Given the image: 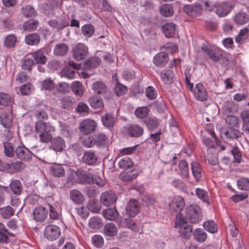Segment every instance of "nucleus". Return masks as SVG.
Returning a JSON list of instances; mask_svg holds the SVG:
<instances>
[{"instance_id": "nucleus-39", "label": "nucleus", "mask_w": 249, "mask_h": 249, "mask_svg": "<svg viewBox=\"0 0 249 249\" xmlns=\"http://www.w3.org/2000/svg\"><path fill=\"white\" fill-rule=\"evenodd\" d=\"M160 14L165 17H169L173 15L172 6L169 4H164L160 8Z\"/></svg>"}, {"instance_id": "nucleus-31", "label": "nucleus", "mask_w": 249, "mask_h": 249, "mask_svg": "<svg viewBox=\"0 0 249 249\" xmlns=\"http://www.w3.org/2000/svg\"><path fill=\"white\" fill-rule=\"evenodd\" d=\"M68 49V46L65 43H59L54 48V53L57 56H63L67 53Z\"/></svg>"}, {"instance_id": "nucleus-43", "label": "nucleus", "mask_w": 249, "mask_h": 249, "mask_svg": "<svg viewBox=\"0 0 249 249\" xmlns=\"http://www.w3.org/2000/svg\"><path fill=\"white\" fill-rule=\"evenodd\" d=\"M192 171L195 178L199 180L201 177V169L199 163L197 162H193L191 164Z\"/></svg>"}, {"instance_id": "nucleus-34", "label": "nucleus", "mask_w": 249, "mask_h": 249, "mask_svg": "<svg viewBox=\"0 0 249 249\" xmlns=\"http://www.w3.org/2000/svg\"><path fill=\"white\" fill-rule=\"evenodd\" d=\"M237 109V106L232 101H228L225 102L223 107L224 112L227 114L236 112Z\"/></svg>"}, {"instance_id": "nucleus-18", "label": "nucleus", "mask_w": 249, "mask_h": 249, "mask_svg": "<svg viewBox=\"0 0 249 249\" xmlns=\"http://www.w3.org/2000/svg\"><path fill=\"white\" fill-rule=\"evenodd\" d=\"M33 215L35 220L37 221H44L47 216V211L43 207H40L35 209Z\"/></svg>"}, {"instance_id": "nucleus-54", "label": "nucleus", "mask_w": 249, "mask_h": 249, "mask_svg": "<svg viewBox=\"0 0 249 249\" xmlns=\"http://www.w3.org/2000/svg\"><path fill=\"white\" fill-rule=\"evenodd\" d=\"M10 188L14 194L19 195L21 193V185L19 180H14L10 184Z\"/></svg>"}, {"instance_id": "nucleus-20", "label": "nucleus", "mask_w": 249, "mask_h": 249, "mask_svg": "<svg viewBox=\"0 0 249 249\" xmlns=\"http://www.w3.org/2000/svg\"><path fill=\"white\" fill-rule=\"evenodd\" d=\"M48 23L51 27L57 29L58 31L69 25V22L63 19L59 20L55 19H51L48 21Z\"/></svg>"}, {"instance_id": "nucleus-23", "label": "nucleus", "mask_w": 249, "mask_h": 249, "mask_svg": "<svg viewBox=\"0 0 249 249\" xmlns=\"http://www.w3.org/2000/svg\"><path fill=\"white\" fill-rule=\"evenodd\" d=\"M16 154L18 158L21 160H28L30 157V151L24 146H18L16 150Z\"/></svg>"}, {"instance_id": "nucleus-5", "label": "nucleus", "mask_w": 249, "mask_h": 249, "mask_svg": "<svg viewBox=\"0 0 249 249\" xmlns=\"http://www.w3.org/2000/svg\"><path fill=\"white\" fill-rule=\"evenodd\" d=\"M74 58L78 61L84 59L88 53V49L84 44L78 43L72 49Z\"/></svg>"}, {"instance_id": "nucleus-46", "label": "nucleus", "mask_w": 249, "mask_h": 249, "mask_svg": "<svg viewBox=\"0 0 249 249\" xmlns=\"http://www.w3.org/2000/svg\"><path fill=\"white\" fill-rule=\"evenodd\" d=\"M89 224L92 229H99L102 227L103 223L99 217H93L89 219Z\"/></svg>"}, {"instance_id": "nucleus-6", "label": "nucleus", "mask_w": 249, "mask_h": 249, "mask_svg": "<svg viewBox=\"0 0 249 249\" xmlns=\"http://www.w3.org/2000/svg\"><path fill=\"white\" fill-rule=\"evenodd\" d=\"M140 203L135 199L130 200L126 208V214L130 217L135 216L140 212Z\"/></svg>"}, {"instance_id": "nucleus-36", "label": "nucleus", "mask_w": 249, "mask_h": 249, "mask_svg": "<svg viewBox=\"0 0 249 249\" xmlns=\"http://www.w3.org/2000/svg\"><path fill=\"white\" fill-rule=\"evenodd\" d=\"M138 175L137 173H134V171L131 170L122 172L119 175V178L124 181H129L135 179Z\"/></svg>"}, {"instance_id": "nucleus-64", "label": "nucleus", "mask_w": 249, "mask_h": 249, "mask_svg": "<svg viewBox=\"0 0 249 249\" xmlns=\"http://www.w3.org/2000/svg\"><path fill=\"white\" fill-rule=\"evenodd\" d=\"M4 153L5 155L10 157L13 156L14 154V150L11 143L9 142L4 143Z\"/></svg>"}, {"instance_id": "nucleus-12", "label": "nucleus", "mask_w": 249, "mask_h": 249, "mask_svg": "<svg viewBox=\"0 0 249 249\" xmlns=\"http://www.w3.org/2000/svg\"><path fill=\"white\" fill-rule=\"evenodd\" d=\"M202 50L208 56L209 58L214 62H217L222 56L221 51L218 49H212L207 46H202Z\"/></svg>"}, {"instance_id": "nucleus-7", "label": "nucleus", "mask_w": 249, "mask_h": 249, "mask_svg": "<svg viewBox=\"0 0 249 249\" xmlns=\"http://www.w3.org/2000/svg\"><path fill=\"white\" fill-rule=\"evenodd\" d=\"M215 13L219 17H224L228 15L231 9V4L229 2L215 3Z\"/></svg>"}, {"instance_id": "nucleus-30", "label": "nucleus", "mask_w": 249, "mask_h": 249, "mask_svg": "<svg viewBox=\"0 0 249 249\" xmlns=\"http://www.w3.org/2000/svg\"><path fill=\"white\" fill-rule=\"evenodd\" d=\"M90 106L95 109L101 108L104 106L103 101L101 98L93 95L89 100Z\"/></svg>"}, {"instance_id": "nucleus-58", "label": "nucleus", "mask_w": 249, "mask_h": 249, "mask_svg": "<svg viewBox=\"0 0 249 249\" xmlns=\"http://www.w3.org/2000/svg\"><path fill=\"white\" fill-rule=\"evenodd\" d=\"M17 41L16 37L13 35L7 36L4 40V44L8 48H11L15 46Z\"/></svg>"}, {"instance_id": "nucleus-14", "label": "nucleus", "mask_w": 249, "mask_h": 249, "mask_svg": "<svg viewBox=\"0 0 249 249\" xmlns=\"http://www.w3.org/2000/svg\"><path fill=\"white\" fill-rule=\"evenodd\" d=\"M168 53H160L155 55L153 58L154 64L160 67H164L168 61Z\"/></svg>"}, {"instance_id": "nucleus-59", "label": "nucleus", "mask_w": 249, "mask_h": 249, "mask_svg": "<svg viewBox=\"0 0 249 249\" xmlns=\"http://www.w3.org/2000/svg\"><path fill=\"white\" fill-rule=\"evenodd\" d=\"M53 131H46L39 134L40 141L43 142H49L52 139V135L50 134V133Z\"/></svg>"}, {"instance_id": "nucleus-48", "label": "nucleus", "mask_w": 249, "mask_h": 249, "mask_svg": "<svg viewBox=\"0 0 249 249\" xmlns=\"http://www.w3.org/2000/svg\"><path fill=\"white\" fill-rule=\"evenodd\" d=\"M239 189L244 191H249V178H240L237 181Z\"/></svg>"}, {"instance_id": "nucleus-42", "label": "nucleus", "mask_w": 249, "mask_h": 249, "mask_svg": "<svg viewBox=\"0 0 249 249\" xmlns=\"http://www.w3.org/2000/svg\"><path fill=\"white\" fill-rule=\"evenodd\" d=\"M81 141L83 144L87 147H91L95 144L94 138L89 134H84L81 138Z\"/></svg>"}, {"instance_id": "nucleus-15", "label": "nucleus", "mask_w": 249, "mask_h": 249, "mask_svg": "<svg viewBox=\"0 0 249 249\" xmlns=\"http://www.w3.org/2000/svg\"><path fill=\"white\" fill-rule=\"evenodd\" d=\"M125 130L130 136L133 137H140L143 132V128L138 124H131L126 126Z\"/></svg>"}, {"instance_id": "nucleus-26", "label": "nucleus", "mask_w": 249, "mask_h": 249, "mask_svg": "<svg viewBox=\"0 0 249 249\" xmlns=\"http://www.w3.org/2000/svg\"><path fill=\"white\" fill-rule=\"evenodd\" d=\"M52 174L55 177H62L65 175V170L63 166L59 164H54L50 167Z\"/></svg>"}, {"instance_id": "nucleus-1", "label": "nucleus", "mask_w": 249, "mask_h": 249, "mask_svg": "<svg viewBox=\"0 0 249 249\" xmlns=\"http://www.w3.org/2000/svg\"><path fill=\"white\" fill-rule=\"evenodd\" d=\"M175 227L182 238L186 239L191 236L193 227L188 224L180 213L177 214Z\"/></svg>"}, {"instance_id": "nucleus-25", "label": "nucleus", "mask_w": 249, "mask_h": 249, "mask_svg": "<svg viewBox=\"0 0 249 249\" xmlns=\"http://www.w3.org/2000/svg\"><path fill=\"white\" fill-rule=\"evenodd\" d=\"M92 89L97 94H104L107 91V88L105 83L97 81L92 84Z\"/></svg>"}, {"instance_id": "nucleus-21", "label": "nucleus", "mask_w": 249, "mask_h": 249, "mask_svg": "<svg viewBox=\"0 0 249 249\" xmlns=\"http://www.w3.org/2000/svg\"><path fill=\"white\" fill-rule=\"evenodd\" d=\"M100 62L101 59L99 57L97 56L90 57L85 62L83 69L89 70L95 68L100 65Z\"/></svg>"}, {"instance_id": "nucleus-44", "label": "nucleus", "mask_w": 249, "mask_h": 249, "mask_svg": "<svg viewBox=\"0 0 249 249\" xmlns=\"http://www.w3.org/2000/svg\"><path fill=\"white\" fill-rule=\"evenodd\" d=\"M0 213L2 218L7 219L14 214L15 210L11 207L7 206L1 208Z\"/></svg>"}, {"instance_id": "nucleus-24", "label": "nucleus", "mask_w": 249, "mask_h": 249, "mask_svg": "<svg viewBox=\"0 0 249 249\" xmlns=\"http://www.w3.org/2000/svg\"><path fill=\"white\" fill-rule=\"evenodd\" d=\"M82 159L85 163L89 165L95 163L97 160L94 152L90 150L85 152Z\"/></svg>"}, {"instance_id": "nucleus-47", "label": "nucleus", "mask_w": 249, "mask_h": 249, "mask_svg": "<svg viewBox=\"0 0 249 249\" xmlns=\"http://www.w3.org/2000/svg\"><path fill=\"white\" fill-rule=\"evenodd\" d=\"M33 56L36 63L44 64L46 62L47 58L41 50L35 52Z\"/></svg>"}, {"instance_id": "nucleus-8", "label": "nucleus", "mask_w": 249, "mask_h": 249, "mask_svg": "<svg viewBox=\"0 0 249 249\" xmlns=\"http://www.w3.org/2000/svg\"><path fill=\"white\" fill-rule=\"evenodd\" d=\"M96 122L91 119L83 121L80 124V130L84 134H89L94 131L96 127Z\"/></svg>"}, {"instance_id": "nucleus-33", "label": "nucleus", "mask_w": 249, "mask_h": 249, "mask_svg": "<svg viewBox=\"0 0 249 249\" xmlns=\"http://www.w3.org/2000/svg\"><path fill=\"white\" fill-rule=\"evenodd\" d=\"M2 125L6 128H9L12 124V116L10 112L3 113L0 117Z\"/></svg>"}, {"instance_id": "nucleus-22", "label": "nucleus", "mask_w": 249, "mask_h": 249, "mask_svg": "<svg viewBox=\"0 0 249 249\" xmlns=\"http://www.w3.org/2000/svg\"><path fill=\"white\" fill-rule=\"evenodd\" d=\"M227 128L228 130L224 133V135L227 139H234L241 137L242 133L239 130V127Z\"/></svg>"}, {"instance_id": "nucleus-9", "label": "nucleus", "mask_w": 249, "mask_h": 249, "mask_svg": "<svg viewBox=\"0 0 249 249\" xmlns=\"http://www.w3.org/2000/svg\"><path fill=\"white\" fill-rule=\"evenodd\" d=\"M185 202L183 198L179 196H175L169 204L170 210L176 212H180L184 208Z\"/></svg>"}, {"instance_id": "nucleus-28", "label": "nucleus", "mask_w": 249, "mask_h": 249, "mask_svg": "<svg viewBox=\"0 0 249 249\" xmlns=\"http://www.w3.org/2000/svg\"><path fill=\"white\" fill-rule=\"evenodd\" d=\"M70 198L72 201L76 204H82L84 200L82 194L77 190H72L70 192Z\"/></svg>"}, {"instance_id": "nucleus-10", "label": "nucleus", "mask_w": 249, "mask_h": 249, "mask_svg": "<svg viewBox=\"0 0 249 249\" xmlns=\"http://www.w3.org/2000/svg\"><path fill=\"white\" fill-rule=\"evenodd\" d=\"M193 93L195 98L198 100L204 101L207 99V92L201 83H197L196 85Z\"/></svg>"}, {"instance_id": "nucleus-11", "label": "nucleus", "mask_w": 249, "mask_h": 249, "mask_svg": "<svg viewBox=\"0 0 249 249\" xmlns=\"http://www.w3.org/2000/svg\"><path fill=\"white\" fill-rule=\"evenodd\" d=\"M117 196L115 193L112 192H106L100 196L101 202L106 206H109L115 203Z\"/></svg>"}, {"instance_id": "nucleus-50", "label": "nucleus", "mask_w": 249, "mask_h": 249, "mask_svg": "<svg viewBox=\"0 0 249 249\" xmlns=\"http://www.w3.org/2000/svg\"><path fill=\"white\" fill-rule=\"evenodd\" d=\"M82 32L85 37H89L93 35L95 29L93 26L90 24H86L82 27Z\"/></svg>"}, {"instance_id": "nucleus-17", "label": "nucleus", "mask_w": 249, "mask_h": 249, "mask_svg": "<svg viewBox=\"0 0 249 249\" xmlns=\"http://www.w3.org/2000/svg\"><path fill=\"white\" fill-rule=\"evenodd\" d=\"M102 213L106 219L110 221H115L119 214L115 207L104 210Z\"/></svg>"}, {"instance_id": "nucleus-37", "label": "nucleus", "mask_w": 249, "mask_h": 249, "mask_svg": "<svg viewBox=\"0 0 249 249\" xmlns=\"http://www.w3.org/2000/svg\"><path fill=\"white\" fill-rule=\"evenodd\" d=\"M94 142L98 146H105L108 143V139L105 134L98 133L95 135Z\"/></svg>"}, {"instance_id": "nucleus-63", "label": "nucleus", "mask_w": 249, "mask_h": 249, "mask_svg": "<svg viewBox=\"0 0 249 249\" xmlns=\"http://www.w3.org/2000/svg\"><path fill=\"white\" fill-rule=\"evenodd\" d=\"M249 30L245 28L240 30L238 36L235 38V41L237 43H240L243 40L246 39L248 36Z\"/></svg>"}, {"instance_id": "nucleus-2", "label": "nucleus", "mask_w": 249, "mask_h": 249, "mask_svg": "<svg viewBox=\"0 0 249 249\" xmlns=\"http://www.w3.org/2000/svg\"><path fill=\"white\" fill-rule=\"evenodd\" d=\"M185 219L192 224H197L202 218L201 209L196 205H191L186 208Z\"/></svg>"}, {"instance_id": "nucleus-51", "label": "nucleus", "mask_w": 249, "mask_h": 249, "mask_svg": "<svg viewBox=\"0 0 249 249\" xmlns=\"http://www.w3.org/2000/svg\"><path fill=\"white\" fill-rule=\"evenodd\" d=\"M203 225L206 230L211 233H215L217 231V227L215 223L212 220L205 222Z\"/></svg>"}, {"instance_id": "nucleus-53", "label": "nucleus", "mask_w": 249, "mask_h": 249, "mask_svg": "<svg viewBox=\"0 0 249 249\" xmlns=\"http://www.w3.org/2000/svg\"><path fill=\"white\" fill-rule=\"evenodd\" d=\"M120 168L126 169L133 166V162L128 157L122 158L118 162Z\"/></svg>"}, {"instance_id": "nucleus-16", "label": "nucleus", "mask_w": 249, "mask_h": 249, "mask_svg": "<svg viewBox=\"0 0 249 249\" xmlns=\"http://www.w3.org/2000/svg\"><path fill=\"white\" fill-rule=\"evenodd\" d=\"M65 145V142L60 137H56L51 141V148L56 152H61Z\"/></svg>"}, {"instance_id": "nucleus-40", "label": "nucleus", "mask_w": 249, "mask_h": 249, "mask_svg": "<svg viewBox=\"0 0 249 249\" xmlns=\"http://www.w3.org/2000/svg\"><path fill=\"white\" fill-rule=\"evenodd\" d=\"M195 239L199 242H204L207 238V234L202 230L196 229L193 232Z\"/></svg>"}, {"instance_id": "nucleus-27", "label": "nucleus", "mask_w": 249, "mask_h": 249, "mask_svg": "<svg viewBox=\"0 0 249 249\" xmlns=\"http://www.w3.org/2000/svg\"><path fill=\"white\" fill-rule=\"evenodd\" d=\"M176 29V25L172 22L167 23L162 27V31L165 36L168 38L172 37Z\"/></svg>"}, {"instance_id": "nucleus-13", "label": "nucleus", "mask_w": 249, "mask_h": 249, "mask_svg": "<svg viewBox=\"0 0 249 249\" xmlns=\"http://www.w3.org/2000/svg\"><path fill=\"white\" fill-rule=\"evenodd\" d=\"M160 77L161 81L167 85L171 84L176 79L174 71L170 69L162 70L160 73Z\"/></svg>"}, {"instance_id": "nucleus-60", "label": "nucleus", "mask_w": 249, "mask_h": 249, "mask_svg": "<svg viewBox=\"0 0 249 249\" xmlns=\"http://www.w3.org/2000/svg\"><path fill=\"white\" fill-rule=\"evenodd\" d=\"M144 122L150 129L155 128L159 125L158 120L156 118H149Z\"/></svg>"}, {"instance_id": "nucleus-29", "label": "nucleus", "mask_w": 249, "mask_h": 249, "mask_svg": "<svg viewBox=\"0 0 249 249\" xmlns=\"http://www.w3.org/2000/svg\"><path fill=\"white\" fill-rule=\"evenodd\" d=\"M117 228L116 225L112 223H107L104 228V232L105 235L113 237L117 234Z\"/></svg>"}, {"instance_id": "nucleus-56", "label": "nucleus", "mask_w": 249, "mask_h": 249, "mask_svg": "<svg viewBox=\"0 0 249 249\" xmlns=\"http://www.w3.org/2000/svg\"><path fill=\"white\" fill-rule=\"evenodd\" d=\"M87 207L93 213H98L100 210V208L97 200L94 199H90L89 201Z\"/></svg>"}, {"instance_id": "nucleus-57", "label": "nucleus", "mask_w": 249, "mask_h": 249, "mask_svg": "<svg viewBox=\"0 0 249 249\" xmlns=\"http://www.w3.org/2000/svg\"><path fill=\"white\" fill-rule=\"evenodd\" d=\"M12 103V99L10 96L3 92H0V104L6 106Z\"/></svg>"}, {"instance_id": "nucleus-4", "label": "nucleus", "mask_w": 249, "mask_h": 249, "mask_svg": "<svg viewBox=\"0 0 249 249\" xmlns=\"http://www.w3.org/2000/svg\"><path fill=\"white\" fill-rule=\"evenodd\" d=\"M61 233L60 228L56 225H50L44 229V233L46 238L51 241L56 240L58 238Z\"/></svg>"}, {"instance_id": "nucleus-61", "label": "nucleus", "mask_w": 249, "mask_h": 249, "mask_svg": "<svg viewBox=\"0 0 249 249\" xmlns=\"http://www.w3.org/2000/svg\"><path fill=\"white\" fill-rule=\"evenodd\" d=\"M55 84L50 78L44 80L42 83V87L47 90H52L54 89Z\"/></svg>"}, {"instance_id": "nucleus-3", "label": "nucleus", "mask_w": 249, "mask_h": 249, "mask_svg": "<svg viewBox=\"0 0 249 249\" xmlns=\"http://www.w3.org/2000/svg\"><path fill=\"white\" fill-rule=\"evenodd\" d=\"M183 10L186 14L192 17L199 16L202 15L203 11L202 5L197 3L186 5Z\"/></svg>"}, {"instance_id": "nucleus-38", "label": "nucleus", "mask_w": 249, "mask_h": 249, "mask_svg": "<svg viewBox=\"0 0 249 249\" xmlns=\"http://www.w3.org/2000/svg\"><path fill=\"white\" fill-rule=\"evenodd\" d=\"M179 175L183 178L189 177V167L188 163L185 160H181L178 164Z\"/></svg>"}, {"instance_id": "nucleus-41", "label": "nucleus", "mask_w": 249, "mask_h": 249, "mask_svg": "<svg viewBox=\"0 0 249 249\" xmlns=\"http://www.w3.org/2000/svg\"><path fill=\"white\" fill-rule=\"evenodd\" d=\"M234 20L237 24L243 25L248 21L249 17L246 13L240 12L235 15Z\"/></svg>"}, {"instance_id": "nucleus-32", "label": "nucleus", "mask_w": 249, "mask_h": 249, "mask_svg": "<svg viewBox=\"0 0 249 249\" xmlns=\"http://www.w3.org/2000/svg\"><path fill=\"white\" fill-rule=\"evenodd\" d=\"M225 123L227 127H240L238 118L233 115H228L225 118Z\"/></svg>"}, {"instance_id": "nucleus-52", "label": "nucleus", "mask_w": 249, "mask_h": 249, "mask_svg": "<svg viewBox=\"0 0 249 249\" xmlns=\"http://www.w3.org/2000/svg\"><path fill=\"white\" fill-rule=\"evenodd\" d=\"M76 72L71 67H65L61 71V75L69 79H73L75 78Z\"/></svg>"}, {"instance_id": "nucleus-55", "label": "nucleus", "mask_w": 249, "mask_h": 249, "mask_svg": "<svg viewBox=\"0 0 249 249\" xmlns=\"http://www.w3.org/2000/svg\"><path fill=\"white\" fill-rule=\"evenodd\" d=\"M72 90L76 95L81 96L84 92L81 83L79 81L73 82Z\"/></svg>"}, {"instance_id": "nucleus-45", "label": "nucleus", "mask_w": 249, "mask_h": 249, "mask_svg": "<svg viewBox=\"0 0 249 249\" xmlns=\"http://www.w3.org/2000/svg\"><path fill=\"white\" fill-rule=\"evenodd\" d=\"M102 121L103 124L107 127H111L114 124L113 116L109 113H107L102 117Z\"/></svg>"}, {"instance_id": "nucleus-35", "label": "nucleus", "mask_w": 249, "mask_h": 249, "mask_svg": "<svg viewBox=\"0 0 249 249\" xmlns=\"http://www.w3.org/2000/svg\"><path fill=\"white\" fill-rule=\"evenodd\" d=\"M85 181L88 183L96 184L100 187H103L105 185V181L100 177L93 178L92 175H88L85 176Z\"/></svg>"}, {"instance_id": "nucleus-19", "label": "nucleus", "mask_w": 249, "mask_h": 249, "mask_svg": "<svg viewBox=\"0 0 249 249\" xmlns=\"http://www.w3.org/2000/svg\"><path fill=\"white\" fill-rule=\"evenodd\" d=\"M35 130L36 133L40 134L46 131H54L55 128L49 124L38 121L36 123Z\"/></svg>"}, {"instance_id": "nucleus-62", "label": "nucleus", "mask_w": 249, "mask_h": 249, "mask_svg": "<svg viewBox=\"0 0 249 249\" xmlns=\"http://www.w3.org/2000/svg\"><path fill=\"white\" fill-rule=\"evenodd\" d=\"M196 195L200 199L202 200L203 201L208 202V195L204 189L200 188H196Z\"/></svg>"}, {"instance_id": "nucleus-49", "label": "nucleus", "mask_w": 249, "mask_h": 249, "mask_svg": "<svg viewBox=\"0 0 249 249\" xmlns=\"http://www.w3.org/2000/svg\"><path fill=\"white\" fill-rule=\"evenodd\" d=\"M149 109L146 107H138L135 111V116L140 119L146 117L148 114Z\"/></svg>"}]
</instances>
